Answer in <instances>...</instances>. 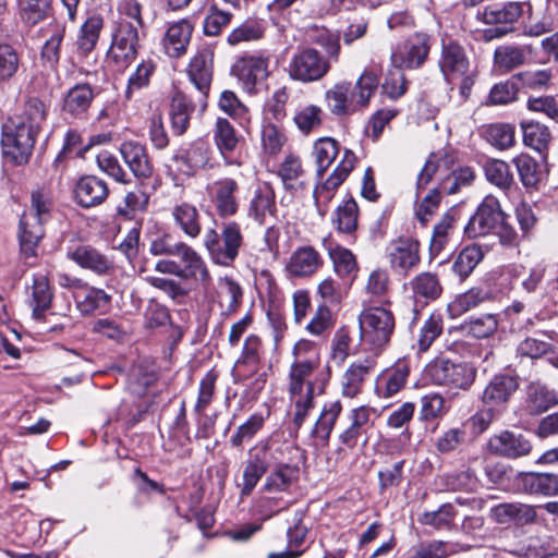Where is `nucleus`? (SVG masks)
Wrapping results in <instances>:
<instances>
[{"label": "nucleus", "mask_w": 558, "mask_h": 558, "mask_svg": "<svg viewBox=\"0 0 558 558\" xmlns=\"http://www.w3.org/2000/svg\"><path fill=\"white\" fill-rule=\"evenodd\" d=\"M293 356L294 360L289 371L288 392L295 405L293 423L300 428L308 412L314 408L316 388L317 393L323 392V386L317 387L320 359L314 344L306 340L295 343Z\"/></svg>", "instance_id": "f257e3e1"}, {"label": "nucleus", "mask_w": 558, "mask_h": 558, "mask_svg": "<svg viewBox=\"0 0 558 558\" xmlns=\"http://www.w3.org/2000/svg\"><path fill=\"white\" fill-rule=\"evenodd\" d=\"M340 154V145L332 137L318 138L313 145L312 155L316 166V178L320 181L316 184L313 195L320 215H325L327 206L333 198L338 187L348 179L355 167V154L345 148L342 157L332 172L324 179L326 171Z\"/></svg>", "instance_id": "f03ea898"}, {"label": "nucleus", "mask_w": 558, "mask_h": 558, "mask_svg": "<svg viewBox=\"0 0 558 558\" xmlns=\"http://www.w3.org/2000/svg\"><path fill=\"white\" fill-rule=\"evenodd\" d=\"M378 77L373 72H364L356 83H336L325 93L327 108L336 116H348L368 105L377 89Z\"/></svg>", "instance_id": "7ed1b4c3"}, {"label": "nucleus", "mask_w": 558, "mask_h": 558, "mask_svg": "<svg viewBox=\"0 0 558 558\" xmlns=\"http://www.w3.org/2000/svg\"><path fill=\"white\" fill-rule=\"evenodd\" d=\"M51 198L47 191L32 193L31 206L20 220V245L25 256H34L36 247L44 236V223L50 218Z\"/></svg>", "instance_id": "20e7f679"}, {"label": "nucleus", "mask_w": 558, "mask_h": 558, "mask_svg": "<svg viewBox=\"0 0 558 558\" xmlns=\"http://www.w3.org/2000/svg\"><path fill=\"white\" fill-rule=\"evenodd\" d=\"M243 244L241 226L234 220L221 225V232L215 229L207 230L204 245L211 259L221 266H230L239 255Z\"/></svg>", "instance_id": "39448f33"}, {"label": "nucleus", "mask_w": 558, "mask_h": 558, "mask_svg": "<svg viewBox=\"0 0 558 558\" xmlns=\"http://www.w3.org/2000/svg\"><path fill=\"white\" fill-rule=\"evenodd\" d=\"M439 66L447 82L460 80V94L468 98L474 81L468 74L470 61L464 48L452 39H444Z\"/></svg>", "instance_id": "423d86ee"}, {"label": "nucleus", "mask_w": 558, "mask_h": 558, "mask_svg": "<svg viewBox=\"0 0 558 558\" xmlns=\"http://www.w3.org/2000/svg\"><path fill=\"white\" fill-rule=\"evenodd\" d=\"M425 377L438 386L468 389L475 378V369L466 363H453L446 357H437L424 369Z\"/></svg>", "instance_id": "0eeeda50"}, {"label": "nucleus", "mask_w": 558, "mask_h": 558, "mask_svg": "<svg viewBox=\"0 0 558 558\" xmlns=\"http://www.w3.org/2000/svg\"><path fill=\"white\" fill-rule=\"evenodd\" d=\"M330 69L329 60L312 47L298 49L288 65L289 76L302 83L319 81L328 74Z\"/></svg>", "instance_id": "6e6552de"}, {"label": "nucleus", "mask_w": 558, "mask_h": 558, "mask_svg": "<svg viewBox=\"0 0 558 558\" xmlns=\"http://www.w3.org/2000/svg\"><path fill=\"white\" fill-rule=\"evenodd\" d=\"M37 134L32 128H26L24 120L17 121L13 128L4 126L1 140L4 156L16 165L27 162Z\"/></svg>", "instance_id": "1a4fd4ad"}, {"label": "nucleus", "mask_w": 558, "mask_h": 558, "mask_svg": "<svg viewBox=\"0 0 558 558\" xmlns=\"http://www.w3.org/2000/svg\"><path fill=\"white\" fill-rule=\"evenodd\" d=\"M505 216L498 198L487 195L464 227V233L470 239L490 234L500 226Z\"/></svg>", "instance_id": "9d476101"}, {"label": "nucleus", "mask_w": 558, "mask_h": 558, "mask_svg": "<svg viewBox=\"0 0 558 558\" xmlns=\"http://www.w3.org/2000/svg\"><path fill=\"white\" fill-rule=\"evenodd\" d=\"M209 201L220 219L234 217L240 209V184L229 177L220 178L207 186Z\"/></svg>", "instance_id": "9b49d317"}, {"label": "nucleus", "mask_w": 558, "mask_h": 558, "mask_svg": "<svg viewBox=\"0 0 558 558\" xmlns=\"http://www.w3.org/2000/svg\"><path fill=\"white\" fill-rule=\"evenodd\" d=\"M138 28L131 21L120 19L113 34L110 57L122 69L128 68L136 58L138 49Z\"/></svg>", "instance_id": "f8f14e48"}, {"label": "nucleus", "mask_w": 558, "mask_h": 558, "mask_svg": "<svg viewBox=\"0 0 558 558\" xmlns=\"http://www.w3.org/2000/svg\"><path fill=\"white\" fill-rule=\"evenodd\" d=\"M429 49V36L416 33L396 48L391 56L392 64L398 69H417L426 61Z\"/></svg>", "instance_id": "ddd939ff"}, {"label": "nucleus", "mask_w": 558, "mask_h": 558, "mask_svg": "<svg viewBox=\"0 0 558 558\" xmlns=\"http://www.w3.org/2000/svg\"><path fill=\"white\" fill-rule=\"evenodd\" d=\"M213 68L214 52L210 48L198 50L187 66L189 78L199 93L198 104L202 110L207 106L206 99L211 85Z\"/></svg>", "instance_id": "4468645a"}, {"label": "nucleus", "mask_w": 558, "mask_h": 558, "mask_svg": "<svg viewBox=\"0 0 558 558\" xmlns=\"http://www.w3.org/2000/svg\"><path fill=\"white\" fill-rule=\"evenodd\" d=\"M276 450L268 444H260L251 451V458L243 471V483L241 487V497H247L252 494L255 486L275 462Z\"/></svg>", "instance_id": "2eb2a0df"}, {"label": "nucleus", "mask_w": 558, "mask_h": 558, "mask_svg": "<svg viewBox=\"0 0 558 558\" xmlns=\"http://www.w3.org/2000/svg\"><path fill=\"white\" fill-rule=\"evenodd\" d=\"M231 73L241 82L246 92L252 93L269 75L268 58L260 54L243 56L234 62Z\"/></svg>", "instance_id": "dca6fc26"}, {"label": "nucleus", "mask_w": 558, "mask_h": 558, "mask_svg": "<svg viewBox=\"0 0 558 558\" xmlns=\"http://www.w3.org/2000/svg\"><path fill=\"white\" fill-rule=\"evenodd\" d=\"M487 448L489 452L496 456L518 459L530 454L533 447L531 441L522 434L502 430L489 437Z\"/></svg>", "instance_id": "f3484780"}, {"label": "nucleus", "mask_w": 558, "mask_h": 558, "mask_svg": "<svg viewBox=\"0 0 558 558\" xmlns=\"http://www.w3.org/2000/svg\"><path fill=\"white\" fill-rule=\"evenodd\" d=\"M519 388L517 376L500 374L492 378L485 387L482 401L484 405L502 411Z\"/></svg>", "instance_id": "a211bd4d"}, {"label": "nucleus", "mask_w": 558, "mask_h": 558, "mask_svg": "<svg viewBox=\"0 0 558 558\" xmlns=\"http://www.w3.org/2000/svg\"><path fill=\"white\" fill-rule=\"evenodd\" d=\"M374 411L365 405L352 409L347 415V425L339 434L340 442L347 448H354L362 436H366L373 423L371 416Z\"/></svg>", "instance_id": "6ab92c4d"}, {"label": "nucleus", "mask_w": 558, "mask_h": 558, "mask_svg": "<svg viewBox=\"0 0 558 558\" xmlns=\"http://www.w3.org/2000/svg\"><path fill=\"white\" fill-rule=\"evenodd\" d=\"M68 258L80 267L98 276L110 274L114 269L113 262L104 253L90 245H78L66 253Z\"/></svg>", "instance_id": "aec40b11"}, {"label": "nucleus", "mask_w": 558, "mask_h": 558, "mask_svg": "<svg viewBox=\"0 0 558 558\" xmlns=\"http://www.w3.org/2000/svg\"><path fill=\"white\" fill-rule=\"evenodd\" d=\"M362 338L380 347L388 342L395 328L393 316H359Z\"/></svg>", "instance_id": "412c9836"}, {"label": "nucleus", "mask_w": 558, "mask_h": 558, "mask_svg": "<svg viewBox=\"0 0 558 558\" xmlns=\"http://www.w3.org/2000/svg\"><path fill=\"white\" fill-rule=\"evenodd\" d=\"M120 154L134 177H151L154 166L144 145L133 141L124 142L120 146Z\"/></svg>", "instance_id": "4be33fe9"}, {"label": "nucleus", "mask_w": 558, "mask_h": 558, "mask_svg": "<svg viewBox=\"0 0 558 558\" xmlns=\"http://www.w3.org/2000/svg\"><path fill=\"white\" fill-rule=\"evenodd\" d=\"M319 253L312 246H302L295 250L286 265V271L290 277H310L322 266Z\"/></svg>", "instance_id": "5701e85b"}, {"label": "nucleus", "mask_w": 558, "mask_h": 558, "mask_svg": "<svg viewBox=\"0 0 558 558\" xmlns=\"http://www.w3.org/2000/svg\"><path fill=\"white\" fill-rule=\"evenodd\" d=\"M492 519L499 524L514 523L525 525L536 519L534 507L520 502H505L490 509Z\"/></svg>", "instance_id": "b1692460"}, {"label": "nucleus", "mask_w": 558, "mask_h": 558, "mask_svg": "<svg viewBox=\"0 0 558 558\" xmlns=\"http://www.w3.org/2000/svg\"><path fill=\"white\" fill-rule=\"evenodd\" d=\"M192 33L193 25L187 20L171 24L162 39L166 54L170 58H180L185 54Z\"/></svg>", "instance_id": "393cba45"}, {"label": "nucleus", "mask_w": 558, "mask_h": 558, "mask_svg": "<svg viewBox=\"0 0 558 558\" xmlns=\"http://www.w3.org/2000/svg\"><path fill=\"white\" fill-rule=\"evenodd\" d=\"M108 194L106 182L95 175L83 177L76 183L75 198L82 207L97 206L107 198Z\"/></svg>", "instance_id": "a878e982"}, {"label": "nucleus", "mask_w": 558, "mask_h": 558, "mask_svg": "<svg viewBox=\"0 0 558 558\" xmlns=\"http://www.w3.org/2000/svg\"><path fill=\"white\" fill-rule=\"evenodd\" d=\"M391 267L404 275L420 263L418 243L410 239H400L390 247Z\"/></svg>", "instance_id": "bb28decb"}, {"label": "nucleus", "mask_w": 558, "mask_h": 558, "mask_svg": "<svg viewBox=\"0 0 558 558\" xmlns=\"http://www.w3.org/2000/svg\"><path fill=\"white\" fill-rule=\"evenodd\" d=\"M388 286L389 277L386 270L375 269L369 274L366 291L372 295L378 296V300L369 302V305L365 308L366 314H372V312L391 314L390 302L385 298Z\"/></svg>", "instance_id": "cd10ccee"}, {"label": "nucleus", "mask_w": 558, "mask_h": 558, "mask_svg": "<svg viewBox=\"0 0 558 558\" xmlns=\"http://www.w3.org/2000/svg\"><path fill=\"white\" fill-rule=\"evenodd\" d=\"M174 226L187 238L195 239L202 232L201 214L195 205L187 202L175 204L171 209Z\"/></svg>", "instance_id": "c85d7f7f"}, {"label": "nucleus", "mask_w": 558, "mask_h": 558, "mask_svg": "<svg viewBox=\"0 0 558 558\" xmlns=\"http://www.w3.org/2000/svg\"><path fill=\"white\" fill-rule=\"evenodd\" d=\"M177 256L184 267H181V278H193L205 282L209 279V272L201 255L184 242H179Z\"/></svg>", "instance_id": "c756f323"}, {"label": "nucleus", "mask_w": 558, "mask_h": 558, "mask_svg": "<svg viewBox=\"0 0 558 558\" xmlns=\"http://www.w3.org/2000/svg\"><path fill=\"white\" fill-rule=\"evenodd\" d=\"M194 110L195 105L191 97L182 92H177L174 94L170 109L171 128L174 134L182 135L186 132Z\"/></svg>", "instance_id": "7c9ffc66"}, {"label": "nucleus", "mask_w": 558, "mask_h": 558, "mask_svg": "<svg viewBox=\"0 0 558 558\" xmlns=\"http://www.w3.org/2000/svg\"><path fill=\"white\" fill-rule=\"evenodd\" d=\"M524 8L531 10L527 2L508 1L506 3H494L484 9L483 17L488 24L513 23L523 13Z\"/></svg>", "instance_id": "2f4dec72"}, {"label": "nucleus", "mask_w": 558, "mask_h": 558, "mask_svg": "<svg viewBox=\"0 0 558 558\" xmlns=\"http://www.w3.org/2000/svg\"><path fill=\"white\" fill-rule=\"evenodd\" d=\"M374 363L371 360L353 363L342 376V393L344 397L354 398L361 391L366 377L373 369Z\"/></svg>", "instance_id": "473e14b6"}, {"label": "nucleus", "mask_w": 558, "mask_h": 558, "mask_svg": "<svg viewBox=\"0 0 558 558\" xmlns=\"http://www.w3.org/2000/svg\"><path fill=\"white\" fill-rule=\"evenodd\" d=\"M526 402L532 414H541L558 403V396L539 381H532L526 387Z\"/></svg>", "instance_id": "72a5a7b5"}, {"label": "nucleus", "mask_w": 558, "mask_h": 558, "mask_svg": "<svg viewBox=\"0 0 558 558\" xmlns=\"http://www.w3.org/2000/svg\"><path fill=\"white\" fill-rule=\"evenodd\" d=\"M94 90L89 83L76 84L68 93L63 101V110L74 117L84 114L94 99Z\"/></svg>", "instance_id": "f704fd0d"}, {"label": "nucleus", "mask_w": 558, "mask_h": 558, "mask_svg": "<svg viewBox=\"0 0 558 558\" xmlns=\"http://www.w3.org/2000/svg\"><path fill=\"white\" fill-rule=\"evenodd\" d=\"M409 376V367L405 364L381 374L376 384V391L379 397L390 398L401 390Z\"/></svg>", "instance_id": "c9c22d12"}, {"label": "nucleus", "mask_w": 558, "mask_h": 558, "mask_svg": "<svg viewBox=\"0 0 558 558\" xmlns=\"http://www.w3.org/2000/svg\"><path fill=\"white\" fill-rule=\"evenodd\" d=\"M532 54L531 46L504 45L495 50V63L499 69L511 71L525 63Z\"/></svg>", "instance_id": "e433bc0d"}, {"label": "nucleus", "mask_w": 558, "mask_h": 558, "mask_svg": "<svg viewBox=\"0 0 558 558\" xmlns=\"http://www.w3.org/2000/svg\"><path fill=\"white\" fill-rule=\"evenodd\" d=\"M520 125L525 146L538 153H543L548 148L551 134L546 125L533 120H523Z\"/></svg>", "instance_id": "4c0bfd02"}, {"label": "nucleus", "mask_w": 558, "mask_h": 558, "mask_svg": "<svg viewBox=\"0 0 558 558\" xmlns=\"http://www.w3.org/2000/svg\"><path fill=\"white\" fill-rule=\"evenodd\" d=\"M276 211L275 195L270 189H258L252 197L247 216L253 218L259 225L266 222L268 216H274Z\"/></svg>", "instance_id": "58836bf2"}, {"label": "nucleus", "mask_w": 558, "mask_h": 558, "mask_svg": "<svg viewBox=\"0 0 558 558\" xmlns=\"http://www.w3.org/2000/svg\"><path fill=\"white\" fill-rule=\"evenodd\" d=\"M524 489L531 494L554 496L558 494V475L553 473H524L521 476Z\"/></svg>", "instance_id": "ea45409f"}, {"label": "nucleus", "mask_w": 558, "mask_h": 558, "mask_svg": "<svg viewBox=\"0 0 558 558\" xmlns=\"http://www.w3.org/2000/svg\"><path fill=\"white\" fill-rule=\"evenodd\" d=\"M341 411L342 404L339 400L325 403L315 422L312 436L328 441Z\"/></svg>", "instance_id": "a19ab883"}, {"label": "nucleus", "mask_w": 558, "mask_h": 558, "mask_svg": "<svg viewBox=\"0 0 558 558\" xmlns=\"http://www.w3.org/2000/svg\"><path fill=\"white\" fill-rule=\"evenodd\" d=\"M242 299L243 291L239 283L230 278H225L220 283V290L218 293L220 314H232L240 311Z\"/></svg>", "instance_id": "79ce46f5"}, {"label": "nucleus", "mask_w": 558, "mask_h": 558, "mask_svg": "<svg viewBox=\"0 0 558 558\" xmlns=\"http://www.w3.org/2000/svg\"><path fill=\"white\" fill-rule=\"evenodd\" d=\"M214 140L219 151L226 157L235 150L240 137L228 119L218 118L215 123Z\"/></svg>", "instance_id": "37998d69"}, {"label": "nucleus", "mask_w": 558, "mask_h": 558, "mask_svg": "<svg viewBox=\"0 0 558 558\" xmlns=\"http://www.w3.org/2000/svg\"><path fill=\"white\" fill-rule=\"evenodd\" d=\"M519 178L525 187H535L542 179V170L538 162L527 154H520L512 159Z\"/></svg>", "instance_id": "c03bdc74"}, {"label": "nucleus", "mask_w": 558, "mask_h": 558, "mask_svg": "<svg viewBox=\"0 0 558 558\" xmlns=\"http://www.w3.org/2000/svg\"><path fill=\"white\" fill-rule=\"evenodd\" d=\"M21 20L34 26L46 20L51 11V0H19Z\"/></svg>", "instance_id": "a18cd8bd"}, {"label": "nucleus", "mask_w": 558, "mask_h": 558, "mask_svg": "<svg viewBox=\"0 0 558 558\" xmlns=\"http://www.w3.org/2000/svg\"><path fill=\"white\" fill-rule=\"evenodd\" d=\"M484 136L490 145L504 150L514 145L515 129L509 123H494L485 128Z\"/></svg>", "instance_id": "49530a36"}, {"label": "nucleus", "mask_w": 558, "mask_h": 558, "mask_svg": "<svg viewBox=\"0 0 558 558\" xmlns=\"http://www.w3.org/2000/svg\"><path fill=\"white\" fill-rule=\"evenodd\" d=\"M102 27L104 19L100 15L88 17L82 25L77 47L84 54L89 53L96 47Z\"/></svg>", "instance_id": "de8ad7c7"}, {"label": "nucleus", "mask_w": 558, "mask_h": 558, "mask_svg": "<svg viewBox=\"0 0 558 558\" xmlns=\"http://www.w3.org/2000/svg\"><path fill=\"white\" fill-rule=\"evenodd\" d=\"M484 254L478 245H469L464 247L456 257L452 270L461 279H465L474 270L477 264L483 259Z\"/></svg>", "instance_id": "09e8293b"}, {"label": "nucleus", "mask_w": 558, "mask_h": 558, "mask_svg": "<svg viewBox=\"0 0 558 558\" xmlns=\"http://www.w3.org/2000/svg\"><path fill=\"white\" fill-rule=\"evenodd\" d=\"M310 38L313 44L325 50V58L328 59L330 63L338 62L341 46L337 34L331 33L327 28H315L311 33Z\"/></svg>", "instance_id": "8fccbe9b"}, {"label": "nucleus", "mask_w": 558, "mask_h": 558, "mask_svg": "<svg viewBox=\"0 0 558 558\" xmlns=\"http://www.w3.org/2000/svg\"><path fill=\"white\" fill-rule=\"evenodd\" d=\"M484 171L486 179L496 186L507 190L513 183V174L510 166L500 159H489L485 162Z\"/></svg>", "instance_id": "3c124183"}, {"label": "nucleus", "mask_w": 558, "mask_h": 558, "mask_svg": "<svg viewBox=\"0 0 558 558\" xmlns=\"http://www.w3.org/2000/svg\"><path fill=\"white\" fill-rule=\"evenodd\" d=\"M208 148L205 143H193L186 151L175 156V160L183 162L186 169L182 170L186 174H193L197 169L208 162Z\"/></svg>", "instance_id": "603ef678"}, {"label": "nucleus", "mask_w": 558, "mask_h": 558, "mask_svg": "<svg viewBox=\"0 0 558 558\" xmlns=\"http://www.w3.org/2000/svg\"><path fill=\"white\" fill-rule=\"evenodd\" d=\"M357 204L350 198L338 206L333 223L340 232L352 233L357 227Z\"/></svg>", "instance_id": "864d4df0"}, {"label": "nucleus", "mask_w": 558, "mask_h": 558, "mask_svg": "<svg viewBox=\"0 0 558 558\" xmlns=\"http://www.w3.org/2000/svg\"><path fill=\"white\" fill-rule=\"evenodd\" d=\"M299 473L298 468L289 464L280 465L276 472L271 473L263 486L265 492H282L287 489Z\"/></svg>", "instance_id": "5fc2aeb1"}, {"label": "nucleus", "mask_w": 558, "mask_h": 558, "mask_svg": "<svg viewBox=\"0 0 558 558\" xmlns=\"http://www.w3.org/2000/svg\"><path fill=\"white\" fill-rule=\"evenodd\" d=\"M154 71L155 64L153 61H142L128 80L125 98L130 100L136 92L147 87Z\"/></svg>", "instance_id": "6e6d98bb"}, {"label": "nucleus", "mask_w": 558, "mask_h": 558, "mask_svg": "<svg viewBox=\"0 0 558 558\" xmlns=\"http://www.w3.org/2000/svg\"><path fill=\"white\" fill-rule=\"evenodd\" d=\"M278 174L286 189H296L301 183L300 178L304 174L301 159L294 155H288L279 167Z\"/></svg>", "instance_id": "4d7b16f0"}, {"label": "nucleus", "mask_w": 558, "mask_h": 558, "mask_svg": "<svg viewBox=\"0 0 558 558\" xmlns=\"http://www.w3.org/2000/svg\"><path fill=\"white\" fill-rule=\"evenodd\" d=\"M488 299V294L477 288L470 289L465 293L459 294L448 304V308L453 314H462L475 310L482 302Z\"/></svg>", "instance_id": "13d9d810"}, {"label": "nucleus", "mask_w": 558, "mask_h": 558, "mask_svg": "<svg viewBox=\"0 0 558 558\" xmlns=\"http://www.w3.org/2000/svg\"><path fill=\"white\" fill-rule=\"evenodd\" d=\"M20 54L10 44L0 43V82L9 81L20 68Z\"/></svg>", "instance_id": "bf43d9fd"}, {"label": "nucleus", "mask_w": 558, "mask_h": 558, "mask_svg": "<svg viewBox=\"0 0 558 558\" xmlns=\"http://www.w3.org/2000/svg\"><path fill=\"white\" fill-rule=\"evenodd\" d=\"M454 216L451 213H446L441 220L434 227V232L430 242V251L438 254L447 244L450 234L454 227Z\"/></svg>", "instance_id": "052dcab7"}, {"label": "nucleus", "mask_w": 558, "mask_h": 558, "mask_svg": "<svg viewBox=\"0 0 558 558\" xmlns=\"http://www.w3.org/2000/svg\"><path fill=\"white\" fill-rule=\"evenodd\" d=\"M64 33V25L54 24L50 38L46 40L41 49V58L49 63L51 68L56 66L60 60V46L63 40Z\"/></svg>", "instance_id": "680f3d73"}, {"label": "nucleus", "mask_w": 558, "mask_h": 558, "mask_svg": "<svg viewBox=\"0 0 558 558\" xmlns=\"http://www.w3.org/2000/svg\"><path fill=\"white\" fill-rule=\"evenodd\" d=\"M335 271L340 277H350L357 270V264L351 251L344 247H336L329 253Z\"/></svg>", "instance_id": "e2e57ef3"}, {"label": "nucleus", "mask_w": 558, "mask_h": 558, "mask_svg": "<svg viewBox=\"0 0 558 558\" xmlns=\"http://www.w3.org/2000/svg\"><path fill=\"white\" fill-rule=\"evenodd\" d=\"M45 119V104L39 98L32 97L25 102L23 117H21L19 121L24 120L26 122V128H32L33 131L38 133L40 124Z\"/></svg>", "instance_id": "0e129e2a"}, {"label": "nucleus", "mask_w": 558, "mask_h": 558, "mask_svg": "<svg viewBox=\"0 0 558 558\" xmlns=\"http://www.w3.org/2000/svg\"><path fill=\"white\" fill-rule=\"evenodd\" d=\"M445 399L439 393L425 395L421 399L420 418L432 421L441 417L447 413Z\"/></svg>", "instance_id": "69168bd1"}, {"label": "nucleus", "mask_w": 558, "mask_h": 558, "mask_svg": "<svg viewBox=\"0 0 558 558\" xmlns=\"http://www.w3.org/2000/svg\"><path fill=\"white\" fill-rule=\"evenodd\" d=\"M148 195L142 190L126 193L124 204L118 207V214L126 219H133L137 211H144L148 205Z\"/></svg>", "instance_id": "338daca9"}, {"label": "nucleus", "mask_w": 558, "mask_h": 558, "mask_svg": "<svg viewBox=\"0 0 558 558\" xmlns=\"http://www.w3.org/2000/svg\"><path fill=\"white\" fill-rule=\"evenodd\" d=\"M451 553L452 550L445 542L433 541L412 547L407 558H447Z\"/></svg>", "instance_id": "774afa93"}]
</instances>
